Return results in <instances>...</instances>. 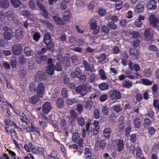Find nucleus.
<instances>
[{
  "mask_svg": "<svg viewBox=\"0 0 159 159\" xmlns=\"http://www.w3.org/2000/svg\"><path fill=\"white\" fill-rule=\"evenodd\" d=\"M9 2L7 0H1L0 1V7L4 9L8 8Z\"/></svg>",
  "mask_w": 159,
  "mask_h": 159,
  "instance_id": "26",
  "label": "nucleus"
},
{
  "mask_svg": "<svg viewBox=\"0 0 159 159\" xmlns=\"http://www.w3.org/2000/svg\"><path fill=\"white\" fill-rule=\"evenodd\" d=\"M60 125L61 128L63 130H66L68 129V126L67 121L64 119L61 120Z\"/></svg>",
  "mask_w": 159,
  "mask_h": 159,
  "instance_id": "33",
  "label": "nucleus"
},
{
  "mask_svg": "<svg viewBox=\"0 0 159 159\" xmlns=\"http://www.w3.org/2000/svg\"><path fill=\"white\" fill-rule=\"evenodd\" d=\"M70 117L72 118H77L78 117L77 113L74 110H71L69 112Z\"/></svg>",
  "mask_w": 159,
  "mask_h": 159,
  "instance_id": "64",
  "label": "nucleus"
},
{
  "mask_svg": "<svg viewBox=\"0 0 159 159\" xmlns=\"http://www.w3.org/2000/svg\"><path fill=\"white\" fill-rule=\"evenodd\" d=\"M6 16L7 19L9 20H13L15 17L13 12L11 10H9L6 12Z\"/></svg>",
  "mask_w": 159,
  "mask_h": 159,
  "instance_id": "24",
  "label": "nucleus"
},
{
  "mask_svg": "<svg viewBox=\"0 0 159 159\" xmlns=\"http://www.w3.org/2000/svg\"><path fill=\"white\" fill-rule=\"evenodd\" d=\"M24 52L26 56L29 57L31 55L32 51L30 47L26 46L24 48Z\"/></svg>",
  "mask_w": 159,
  "mask_h": 159,
  "instance_id": "32",
  "label": "nucleus"
},
{
  "mask_svg": "<svg viewBox=\"0 0 159 159\" xmlns=\"http://www.w3.org/2000/svg\"><path fill=\"white\" fill-rule=\"evenodd\" d=\"M107 25L109 27V29L113 30H116L117 27V25L114 22L112 21L109 22L107 23Z\"/></svg>",
  "mask_w": 159,
  "mask_h": 159,
  "instance_id": "45",
  "label": "nucleus"
},
{
  "mask_svg": "<svg viewBox=\"0 0 159 159\" xmlns=\"http://www.w3.org/2000/svg\"><path fill=\"white\" fill-rule=\"evenodd\" d=\"M97 77V75L93 73L91 74L89 77V82L92 83L95 81L96 80Z\"/></svg>",
  "mask_w": 159,
  "mask_h": 159,
  "instance_id": "52",
  "label": "nucleus"
},
{
  "mask_svg": "<svg viewBox=\"0 0 159 159\" xmlns=\"http://www.w3.org/2000/svg\"><path fill=\"white\" fill-rule=\"evenodd\" d=\"M10 2L12 5L15 8L20 7L22 5L19 0H10Z\"/></svg>",
  "mask_w": 159,
  "mask_h": 159,
  "instance_id": "23",
  "label": "nucleus"
},
{
  "mask_svg": "<svg viewBox=\"0 0 159 159\" xmlns=\"http://www.w3.org/2000/svg\"><path fill=\"white\" fill-rule=\"evenodd\" d=\"M98 87L100 90L103 91L108 89L109 85L107 83L103 82L100 84Z\"/></svg>",
  "mask_w": 159,
  "mask_h": 159,
  "instance_id": "31",
  "label": "nucleus"
},
{
  "mask_svg": "<svg viewBox=\"0 0 159 159\" xmlns=\"http://www.w3.org/2000/svg\"><path fill=\"white\" fill-rule=\"evenodd\" d=\"M19 62L20 64L23 65L26 62V58L25 57L24 55H20L19 57Z\"/></svg>",
  "mask_w": 159,
  "mask_h": 159,
  "instance_id": "47",
  "label": "nucleus"
},
{
  "mask_svg": "<svg viewBox=\"0 0 159 159\" xmlns=\"http://www.w3.org/2000/svg\"><path fill=\"white\" fill-rule=\"evenodd\" d=\"M24 148L26 151L30 152L33 148V145L31 142L29 143L28 144H25L24 146Z\"/></svg>",
  "mask_w": 159,
  "mask_h": 159,
  "instance_id": "46",
  "label": "nucleus"
},
{
  "mask_svg": "<svg viewBox=\"0 0 159 159\" xmlns=\"http://www.w3.org/2000/svg\"><path fill=\"white\" fill-rule=\"evenodd\" d=\"M112 130L109 127H106L103 131V135L106 138H109L110 137Z\"/></svg>",
  "mask_w": 159,
  "mask_h": 159,
  "instance_id": "15",
  "label": "nucleus"
},
{
  "mask_svg": "<svg viewBox=\"0 0 159 159\" xmlns=\"http://www.w3.org/2000/svg\"><path fill=\"white\" fill-rule=\"evenodd\" d=\"M148 19L149 22L152 26L159 31V18L155 15H151Z\"/></svg>",
  "mask_w": 159,
  "mask_h": 159,
  "instance_id": "1",
  "label": "nucleus"
},
{
  "mask_svg": "<svg viewBox=\"0 0 159 159\" xmlns=\"http://www.w3.org/2000/svg\"><path fill=\"white\" fill-rule=\"evenodd\" d=\"M8 152L11 159H16V155L15 152L11 150H8Z\"/></svg>",
  "mask_w": 159,
  "mask_h": 159,
  "instance_id": "63",
  "label": "nucleus"
},
{
  "mask_svg": "<svg viewBox=\"0 0 159 159\" xmlns=\"http://www.w3.org/2000/svg\"><path fill=\"white\" fill-rule=\"evenodd\" d=\"M85 155L86 156V159H90L91 158V154L89 149L86 148L84 149Z\"/></svg>",
  "mask_w": 159,
  "mask_h": 159,
  "instance_id": "40",
  "label": "nucleus"
},
{
  "mask_svg": "<svg viewBox=\"0 0 159 159\" xmlns=\"http://www.w3.org/2000/svg\"><path fill=\"white\" fill-rule=\"evenodd\" d=\"M54 66L53 64L48 65L46 70V72L50 75H53L54 72Z\"/></svg>",
  "mask_w": 159,
  "mask_h": 159,
  "instance_id": "14",
  "label": "nucleus"
},
{
  "mask_svg": "<svg viewBox=\"0 0 159 159\" xmlns=\"http://www.w3.org/2000/svg\"><path fill=\"white\" fill-rule=\"evenodd\" d=\"M36 5L40 9V10L43 11L42 15L46 18L48 17V15L46 9L45 7L44 6L38 1H36Z\"/></svg>",
  "mask_w": 159,
  "mask_h": 159,
  "instance_id": "7",
  "label": "nucleus"
},
{
  "mask_svg": "<svg viewBox=\"0 0 159 159\" xmlns=\"http://www.w3.org/2000/svg\"><path fill=\"white\" fill-rule=\"evenodd\" d=\"M106 58V54L104 53H103L100 55L98 58V60L99 62L102 63L103 62Z\"/></svg>",
  "mask_w": 159,
  "mask_h": 159,
  "instance_id": "53",
  "label": "nucleus"
},
{
  "mask_svg": "<svg viewBox=\"0 0 159 159\" xmlns=\"http://www.w3.org/2000/svg\"><path fill=\"white\" fill-rule=\"evenodd\" d=\"M80 139V135L78 133L75 132L73 133L72 140L74 142H77Z\"/></svg>",
  "mask_w": 159,
  "mask_h": 159,
  "instance_id": "34",
  "label": "nucleus"
},
{
  "mask_svg": "<svg viewBox=\"0 0 159 159\" xmlns=\"http://www.w3.org/2000/svg\"><path fill=\"white\" fill-rule=\"evenodd\" d=\"M109 94L110 97L112 99H120L121 98V94L119 91L116 89L110 90Z\"/></svg>",
  "mask_w": 159,
  "mask_h": 159,
  "instance_id": "2",
  "label": "nucleus"
},
{
  "mask_svg": "<svg viewBox=\"0 0 159 159\" xmlns=\"http://www.w3.org/2000/svg\"><path fill=\"white\" fill-rule=\"evenodd\" d=\"M91 92H92L93 93H90L89 96V98L90 99L95 98L99 95V92L95 89H93V90L91 91Z\"/></svg>",
  "mask_w": 159,
  "mask_h": 159,
  "instance_id": "30",
  "label": "nucleus"
},
{
  "mask_svg": "<svg viewBox=\"0 0 159 159\" xmlns=\"http://www.w3.org/2000/svg\"><path fill=\"white\" fill-rule=\"evenodd\" d=\"M89 23L91 29H94L97 27L96 20L95 19H91L89 21Z\"/></svg>",
  "mask_w": 159,
  "mask_h": 159,
  "instance_id": "37",
  "label": "nucleus"
},
{
  "mask_svg": "<svg viewBox=\"0 0 159 159\" xmlns=\"http://www.w3.org/2000/svg\"><path fill=\"white\" fill-rule=\"evenodd\" d=\"M56 104L59 108L63 107L64 105L63 99L61 97L58 98L56 101Z\"/></svg>",
  "mask_w": 159,
  "mask_h": 159,
  "instance_id": "29",
  "label": "nucleus"
},
{
  "mask_svg": "<svg viewBox=\"0 0 159 159\" xmlns=\"http://www.w3.org/2000/svg\"><path fill=\"white\" fill-rule=\"evenodd\" d=\"M102 112L104 115L107 116L109 113V110L108 107L107 106H104L102 108Z\"/></svg>",
  "mask_w": 159,
  "mask_h": 159,
  "instance_id": "59",
  "label": "nucleus"
},
{
  "mask_svg": "<svg viewBox=\"0 0 159 159\" xmlns=\"http://www.w3.org/2000/svg\"><path fill=\"white\" fill-rule=\"evenodd\" d=\"M130 34L132 36V37L134 39H138L140 36V34L136 31H133L131 32Z\"/></svg>",
  "mask_w": 159,
  "mask_h": 159,
  "instance_id": "54",
  "label": "nucleus"
},
{
  "mask_svg": "<svg viewBox=\"0 0 159 159\" xmlns=\"http://www.w3.org/2000/svg\"><path fill=\"white\" fill-rule=\"evenodd\" d=\"M53 19L58 24L63 25L64 24V22L62 19L57 16H54L53 17Z\"/></svg>",
  "mask_w": 159,
  "mask_h": 159,
  "instance_id": "39",
  "label": "nucleus"
},
{
  "mask_svg": "<svg viewBox=\"0 0 159 159\" xmlns=\"http://www.w3.org/2000/svg\"><path fill=\"white\" fill-rule=\"evenodd\" d=\"M43 77V72L41 71H39L37 73L34 80L36 82H39L41 80Z\"/></svg>",
  "mask_w": 159,
  "mask_h": 159,
  "instance_id": "19",
  "label": "nucleus"
},
{
  "mask_svg": "<svg viewBox=\"0 0 159 159\" xmlns=\"http://www.w3.org/2000/svg\"><path fill=\"white\" fill-rule=\"evenodd\" d=\"M45 87L42 83L39 84L37 89V93L38 96L41 97L43 94L44 92Z\"/></svg>",
  "mask_w": 159,
  "mask_h": 159,
  "instance_id": "8",
  "label": "nucleus"
},
{
  "mask_svg": "<svg viewBox=\"0 0 159 159\" xmlns=\"http://www.w3.org/2000/svg\"><path fill=\"white\" fill-rule=\"evenodd\" d=\"M77 121L78 125L83 126L85 125V120L84 118L82 117H79L77 119Z\"/></svg>",
  "mask_w": 159,
  "mask_h": 159,
  "instance_id": "44",
  "label": "nucleus"
},
{
  "mask_svg": "<svg viewBox=\"0 0 159 159\" xmlns=\"http://www.w3.org/2000/svg\"><path fill=\"white\" fill-rule=\"evenodd\" d=\"M141 80L143 84L147 86L150 85L152 84V82L148 79L143 78L141 79Z\"/></svg>",
  "mask_w": 159,
  "mask_h": 159,
  "instance_id": "48",
  "label": "nucleus"
},
{
  "mask_svg": "<svg viewBox=\"0 0 159 159\" xmlns=\"http://www.w3.org/2000/svg\"><path fill=\"white\" fill-rule=\"evenodd\" d=\"M43 41L45 44H48L51 42V35L48 33L45 34L44 35Z\"/></svg>",
  "mask_w": 159,
  "mask_h": 159,
  "instance_id": "22",
  "label": "nucleus"
},
{
  "mask_svg": "<svg viewBox=\"0 0 159 159\" xmlns=\"http://www.w3.org/2000/svg\"><path fill=\"white\" fill-rule=\"evenodd\" d=\"M133 122L134 126L136 128L139 129L140 127L141 121L139 117H137L134 119Z\"/></svg>",
  "mask_w": 159,
  "mask_h": 159,
  "instance_id": "28",
  "label": "nucleus"
},
{
  "mask_svg": "<svg viewBox=\"0 0 159 159\" xmlns=\"http://www.w3.org/2000/svg\"><path fill=\"white\" fill-rule=\"evenodd\" d=\"M11 64L13 68H15L16 65V58L15 57H13L11 60Z\"/></svg>",
  "mask_w": 159,
  "mask_h": 159,
  "instance_id": "61",
  "label": "nucleus"
},
{
  "mask_svg": "<svg viewBox=\"0 0 159 159\" xmlns=\"http://www.w3.org/2000/svg\"><path fill=\"white\" fill-rule=\"evenodd\" d=\"M20 116L21 117L20 119L23 125L24 126H27L30 122L29 120L22 112H20Z\"/></svg>",
  "mask_w": 159,
  "mask_h": 159,
  "instance_id": "11",
  "label": "nucleus"
},
{
  "mask_svg": "<svg viewBox=\"0 0 159 159\" xmlns=\"http://www.w3.org/2000/svg\"><path fill=\"white\" fill-rule=\"evenodd\" d=\"M85 3V0H76L75 4L77 7H83Z\"/></svg>",
  "mask_w": 159,
  "mask_h": 159,
  "instance_id": "43",
  "label": "nucleus"
},
{
  "mask_svg": "<svg viewBox=\"0 0 159 159\" xmlns=\"http://www.w3.org/2000/svg\"><path fill=\"white\" fill-rule=\"evenodd\" d=\"M12 50L14 54L18 55L20 53L22 50V47L19 44H16L12 47Z\"/></svg>",
  "mask_w": 159,
  "mask_h": 159,
  "instance_id": "9",
  "label": "nucleus"
},
{
  "mask_svg": "<svg viewBox=\"0 0 159 159\" xmlns=\"http://www.w3.org/2000/svg\"><path fill=\"white\" fill-rule=\"evenodd\" d=\"M129 52L130 55L132 57L135 56L137 58L139 57V53L137 50L135 48H130Z\"/></svg>",
  "mask_w": 159,
  "mask_h": 159,
  "instance_id": "16",
  "label": "nucleus"
},
{
  "mask_svg": "<svg viewBox=\"0 0 159 159\" xmlns=\"http://www.w3.org/2000/svg\"><path fill=\"white\" fill-rule=\"evenodd\" d=\"M66 103L68 105H72L73 103H76L77 102V100L74 98H67L66 99Z\"/></svg>",
  "mask_w": 159,
  "mask_h": 159,
  "instance_id": "41",
  "label": "nucleus"
},
{
  "mask_svg": "<svg viewBox=\"0 0 159 159\" xmlns=\"http://www.w3.org/2000/svg\"><path fill=\"white\" fill-rule=\"evenodd\" d=\"M102 31L106 34H108L110 31L109 28L106 25H102L101 28Z\"/></svg>",
  "mask_w": 159,
  "mask_h": 159,
  "instance_id": "60",
  "label": "nucleus"
},
{
  "mask_svg": "<svg viewBox=\"0 0 159 159\" xmlns=\"http://www.w3.org/2000/svg\"><path fill=\"white\" fill-rule=\"evenodd\" d=\"M39 97L37 95H34L29 98V102L31 104H36L40 100Z\"/></svg>",
  "mask_w": 159,
  "mask_h": 159,
  "instance_id": "17",
  "label": "nucleus"
},
{
  "mask_svg": "<svg viewBox=\"0 0 159 159\" xmlns=\"http://www.w3.org/2000/svg\"><path fill=\"white\" fill-rule=\"evenodd\" d=\"M47 57L46 55H42L40 57H38L36 58V60L39 64L42 61L45 60L47 59Z\"/></svg>",
  "mask_w": 159,
  "mask_h": 159,
  "instance_id": "55",
  "label": "nucleus"
},
{
  "mask_svg": "<svg viewBox=\"0 0 159 159\" xmlns=\"http://www.w3.org/2000/svg\"><path fill=\"white\" fill-rule=\"evenodd\" d=\"M119 3H116L115 5V7L117 11H120L122 9L123 7V3L121 1L118 0V1Z\"/></svg>",
  "mask_w": 159,
  "mask_h": 159,
  "instance_id": "51",
  "label": "nucleus"
},
{
  "mask_svg": "<svg viewBox=\"0 0 159 159\" xmlns=\"http://www.w3.org/2000/svg\"><path fill=\"white\" fill-rule=\"evenodd\" d=\"M71 12L70 11H67L64 13L63 16V20L66 21H68L71 17Z\"/></svg>",
  "mask_w": 159,
  "mask_h": 159,
  "instance_id": "27",
  "label": "nucleus"
},
{
  "mask_svg": "<svg viewBox=\"0 0 159 159\" xmlns=\"http://www.w3.org/2000/svg\"><path fill=\"white\" fill-rule=\"evenodd\" d=\"M3 30L5 31L3 36L4 38L6 40H9L11 38V34H12L11 29L7 26L3 27Z\"/></svg>",
  "mask_w": 159,
  "mask_h": 159,
  "instance_id": "4",
  "label": "nucleus"
},
{
  "mask_svg": "<svg viewBox=\"0 0 159 159\" xmlns=\"http://www.w3.org/2000/svg\"><path fill=\"white\" fill-rule=\"evenodd\" d=\"M40 37L41 36L39 33L35 32L33 34V38L34 41L37 42L40 38Z\"/></svg>",
  "mask_w": 159,
  "mask_h": 159,
  "instance_id": "62",
  "label": "nucleus"
},
{
  "mask_svg": "<svg viewBox=\"0 0 159 159\" xmlns=\"http://www.w3.org/2000/svg\"><path fill=\"white\" fill-rule=\"evenodd\" d=\"M99 73L100 76V79L102 80H106L107 79V77L104 70L101 69H99Z\"/></svg>",
  "mask_w": 159,
  "mask_h": 159,
  "instance_id": "35",
  "label": "nucleus"
},
{
  "mask_svg": "<svg viewBox=\"0 0 159 159\" xmlns=\"http://www.w3.org/2000/svg\"><path fill=\"white\" fill-rule=\"evenodd\" d=\"M75 90L82 96H85L87 93L83 85L77 86L75 88Z\"/></svg>",
  "mask_w": 159,
  "mask_h": 159,
  "instance_id": "12",
  "label": "nucleus"
},
{
  "mask_svg": "<svg viewBox=\"0 0 159 159\" xmlns=\"http://www.w3.org/2000/svg\"><path fill=\"white\" fill-rule=\"evenodd\" d=\"M15 35L18 39H21L23 37V30L22 28H19L16 29Z\"/></svg>",
  "mask_w": 159,
  "mask_h": 159,
  "instance_id": "18",
  "label": "nucleus"
},
{
  "mask_svg": "<svg viewBox=\"0 0 159 159\" xmlns=\"http://www.w3.org/2000/svg\"><path fill=\"white\" fill-rule=\"evenodd\" d=\"M4 123L7 126H14L15 128L18 129L20 127L16 124L15 121L9 120L8 121L6 119L4 120Z\"/></svg>",
  "mask_w": 159,
  "mask_h": 159,
  "instance_id": "13",
  "label": "nucleus"
},
{
  "mask_svg": "<svg viewBox=\"0 0 159 159\" xmlns=\"http://www.w3.org/2000/svg\"><path fill=\"white\" fill-rule=\"evenodd\" d=\"M157 1L155 0H151L148 2L147 4L148 9L153 11L156 9L157 7Z\"/></svg>",
  "mask_w": 159,
  "mask_h": 159,
  "instance_id": "10",
  "label": "nucleus"
},
{
  "mask_svg": "<svg viewBox=\"0 0 159 159\" xmlns=\"http://www.w3.org/2000/svg\"><path fill=\"white\" fill-rule=\"evenodd\" d=\"M113 146L117 145L118 151L120 152L124 149V143L123 140L121 139L114 140L112 142Z\"/></svg>",
  "mask_w": 159,
  "mask_h": 159,
  "instance_id": "5",
  "label": "nucleus"
},
{
  "mask_svg": "<svg viewBox=\"0 0 159 159\" xmlns=\"http://www.w3.org/2000/svg\"><path fill=\"white\" fill-rule=\"evenodd\" d=\"M119 121H120L121 123H120L119 125L118 129L122 131L125 128L124 124L123 123V121L124 120V117L123 116H120L119 118Z\"/></svg>",
  "mask_w": 159,
  "mask_h": 159,
  "instance_id": "42",
  "label": "nucleus"
},
{
  "mask_svg": "<svg viewBox=\"0 0 159 159\" xmlns=\"http://www.w3.org/2000/svg\"><path fill=\"white\" fill-rule=\"evenodd\" d=\"M122 86L123 87L129 89L133 86L132 82L129 80H125L123 81Z\"/></svg>",
  "mask_w": 159,
  "mask_h": 159,
  "instance_id": "20",
  "label": "nucleus"
},
{
  "mask_svg": "<svg viewBox=\"0 0 159 159\" xmlns=\"http://www.w3.org/2000/svg\"><path fill=\"white\" fill-rule=\"evenodd\" d=\"M39 124L40 126L43 129H44L47 127L48 126V123L45 121L43 120H39Z\"/></svg>",
  "mask_w": 159,
  "mask_h": 159,
  "instance_id": "56",
  "label": "nucleus"
},
{
  "mask_svg": "<svg viewBox=\"0 0 159 159\" xmlns=\"http://www.w3.org/2000/svg\"><path fill=\"white\" fill-rule=\"evenodd\" d=\"M92 106V102L91 101H87L85 103V108L87 110H90Z\"/></svg>",
  "mask_w": 159,
  "mask_h": 159,
  "instance_id": "58",
  "label": "nucleus"
},
{
  "mask_svg": "<svg viewBox=\"0 0 159 159\" xmlns=\"http://www.w3.org/2000/svg\"><path fill=\"white\" fill-rule=\"evenodd\" d=\"M47 156L50 159H56L57 157V152L55 149H53L52 150L50 154Z\"/></svg>",
  "mask_w": 159,
  "mask_h": 159,
  "instance_id": "25",
  "label": "nucleus"
},
{
  "mask_svg": "<svg viewBox=\"0 0 159 159\" xmlns=\"http://www.w3.org/2000/svg\"><path fill=\"white\" fill-rule=\"evenodd\" d=\"M52 108V106L50 102H46L43 104L42 109L43 112L44 114H48Z\"/></svg>",
  "mask_w": 159,
  "mask_h": 159,
  "instance_id": "6",
  "label": "nucleus"
},
{
  "mask_svg": "<svg viewBox=\"0 0 159 159\" xmlns=\"http://www.w3.org/2000/svg\"><path fill=\"white\" fill-rule=\"evenodd\" d=\"M98 14L101 16H104L106 14V11L103 7H100L98 10Z\"/></svg>",
  "mask_w": 159,
  "mask_h": 159,
  "instance_id": "38",
  "label": "nucleus"
},
{
  "mask_svg": "<svg viewBox=\"0 0 159 159\" xmlns=\"http://www.w3.org/2000/svg\"><path fill=\"white\" fill-rule=\"evenodd\" d=\"M113 110L117 112H119L122 110V108L120 105H115L112 107Z\"/></svg>",
  "mask_w": 159,
  "mask_h": 159,
  "instance_id": "49",
  "label": "nucleus"
},
{
  "mask_svg": "<svg viewBox=\"0 0 159 159\" xmlns=\"http://www.w3.org/2000/svg\"><path fill=\"white\" fill-rule=\"evenodd\" d=\"M85 69L86 70L90 71L91 72L96 71V70L94 69V66L92 65H89Z\"/></svg>",
  "mask_w": 159,
  "mask_h": 159,
  "instance_id": "57",
  "label": "nucleus"
},
{
  "mask_svg": "<svg viewBox=\"0 0 159 159\" xmlns=\"http://www.w3.org/2000/svg\"><path fill=\"white\" fill-rule=\"evenodd\" d=\"M144 6L142 4H139L135 7V11L136 12L139 13L142 12L144 10Z\"/></svg>",
  "mask_w": 159,
  "mask_h": 159,
  "instance_id": "21",
  "label": "nucleus"
},
{
  "mask_svg": "<svg viewBox=\"0 0 159 159\" xmlns=\"http://www.w3.org/2000/svg\"><path fill=\"white\" fill-rule=\"evenodd\" d=\"M84 89H86V92H91V91L93 90V88L92 87V86L89 83H86L83 85Z\"/></svg>",
  "mask_w": 159,
  "mask_h": 159,
  "instance_id": "36",
  "label": "nucleus"
},
{
  "mask_svg": "<svg viewBox=\"0 0 159 159\" xmlns=\"http://www.w3.org/2000/svg\"><path fill=\"white\" fill-rule=\"evenodd\" d=\"M151 30L150 28H147L144 31V36L145 40L146 41H151L154 38V34Z\"/></svg>",
  "mask_w": 159,
  "mask_h": 159,
  "instance_id": "3",
  "label": "nucleus"
},
{
  "mask_svg": "<svg viewBox=\"0 0 159 159\" xmlns=\"http://www.w3.org/2000/svg\"><path fill=\"white\" fill-rule=\"evenodd\" d=\"M76 109L78 112L79 114L81 113L83 111V105L80 103H78L76 104Z\"/></svg>",
  "mask_w": 159,
  "mask_h": 159,
  "instance_id": "50",
  "label": "nucleus"
}]
</instances>
